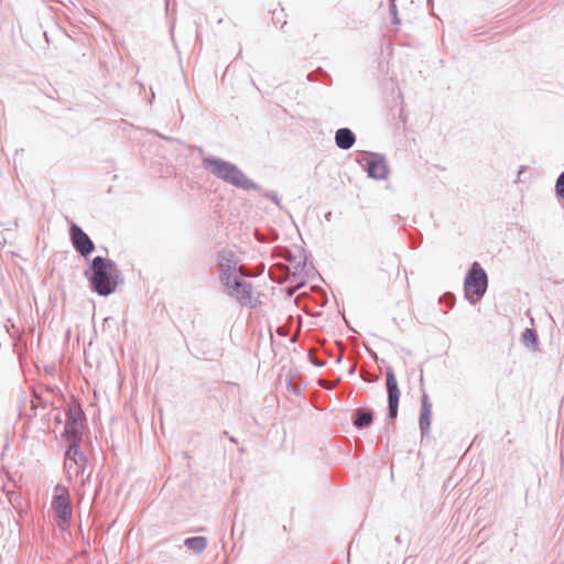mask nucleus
<instances>
[{
    "label": "nucleus",
    "mask_w": 564,
    "mask_h": 564,
    "mask_svg": "<svg viewBox=\"0 0 564 564\" xmlns=\"http://www.w3.org/2000/svg\"><path fill=\"white\" fill-rule=\"evenodd\" d=\"M522 341L528 347H535L536 338L534 332L532 329H525L522 335Z\"/></svg>",
    "instance_id": "nucleus-14"
},
{
    "label": "nucleus",
    "mask_w": 564,
    "mask_h": 564,
    "mask_svg": "<svg viewBox=\"0 0 564 564\" xmlns=\"http://www.w3.org/2000/svg\"><path fill=\"white\" fill-rule=\"evenodd\" d=\"M204 167L212 174L235 186L249 188L252 183L235 165L215 158H206Z\"/></svg>",
    "instance_id": "nucleus-3"
},
{
    "label": "nucleus",
    "mask_w": 564,
    "mask_h": 564,
    "mask_svg": "<svg viewBox=\"0 0 564 564\" xmlns=\"http://www.w3.org/2000/svg\"><path fill=\"white\" fill-rule=\"evenodd\" d=\"M371 421H372L371 413L359 411L358 416L354 423L357 427H365V426L369 425L371 423Z\"/></svg>",
    "instance_id": "nucleus-12"
},
{
    "label": "nucleus",
    "mask_w": 564,
    "mask_h": 564,
    "mask_svg": "<svg viewBox=\"0 0 564 564\" xmlns=\"http://www.w3.org/2000/svg\"><path fill=\"white\" fill-rule=\"evenodd\" d=\"M91 271L90 283L94 291L102 296L116 291L118 270L111 260L96 257L91 263Z\"/></svg>",
    "instance_id": "nucleus-2"
},
{
    "label": "nucleus",
    "mask_w": 564,
    "mask_h": 564,
    "mask_svg": "<svg viewBox=\"0 0 564 564\" xmlns=\"http://www.w3.org/2000/svg\"><path fill=\"white\" fill-rule=\"evenodd\" d=\"M556 193L564 198V173L560 175L556 182Z\"/></svg>",
    "instance_id": "nucleus-15"
},
{
    "label": "nucleus",
    "mask_w": 564,
    "mask_h": 564,
    "mask_svg": "<svg viewBox=\"0 0 564 564\" xmlns=\"http://www.w3.org/2000/svg\"><path fill=\"white\" fill-rule=\"evenodd\" d=\"M368 173L373 178L382 180L388 175V166L382 159L373 158L368 162Z\"/></svg>",
    "instance_id": "nucleus-9"
},
{
    "label": "nucleus",
    "mask_w": 564,
    "mask_h": 564,
    "mask_svg": "<svg viewBox=\"0 0 564 564\" xmlns=\"http://www.w3.org/2000/svg\"><path fill=\"white\" fill-rule=\"evenodd\" d=\"M394 263H395V268L398 269L399 268V263H398L397 259L394 260Z\"/></svg>",
    "instance_id": "nucleus-17"
},
{
    "label": "nucleus",
    "mask_w": 564,
    "mask_h": 564,
    "mask_svg": "<svg viewBox=\"0 0 564 564\" xmlns=\"http://www.w3.org/2000/svg\"><path fill=\"white\" fill-rule=\"evenodd\" d=\"M386 386L388 392L389 416L394 419L398 415V406L401 393L397 377L391 368H388L386 371Z\"/></svg>",
    "instance_id": "nucleus-7"
},
{
    "label": "nucleus",
    "mask_w": 564,
    "mask_h": 564,
    "mask_svg": "<svg viewBox=\"0 0 564 564\" xmlns=\"http://www.w3.org/2000/svg\"><path fill=\"white\" fill-rule=\"evenodd\" d=\"M69 420L66 422L65 434L72 442L65 455L64 467L68 478H76L82 475L86 467V458L79 452L76 441L79 438V430L82 427V411L78 404L68 406Z\"/></svg>",
    "instance_id": "nucleus-1"
},
{
    "label": "nucleus",
    "mask_w": 564,
    "mask_h": 564,
    "mask_svg": "<svg viewBox=\"0 0 564 564\" xmlns=\"http://www.w3.org/2000/svg\"><path fill=\"white\" fill-rule=\"evenodd\" d=\"M335 141H355V137L349 129L343 128L336 132Z\"/></svg>",
    "instance_id": "nucleus-13"
},
{
    "label": "nucleus",
    "mask_w": 564,
    "mask_h": 564,
    "mask_svg": "<svg viewBox=\"0 0 564 564\" xmlns=\"http://www.w3.org/2000/svg\"><path fill=\"white\" fill-rule=\"evenodd\" d=\"M52 509L55 512L57 525L62 529L67 528L72 519L70 496L68 489L57 485L53 491Z\"/></svg>",
    "instance_id": "nucleus-4"
},
{
    "label": "nucleus",
    "mask_w": 564,
    "mask_h": 564,
    "mask_svg": "<svg viewBox=\"0 0 564 564\" xmlns=\"http://www.w3.org/2000/svg\"><path fill=\"white\" fill-rule=\"evenodd\" d=\"M220 279L224 282L227 292L230 296L235 297L241 304H251L253 300V292L251 284L241 276H231L223 272Z\"/></svg>",
    "instance_id": "nucleus-6"
},
{
    "label": "nucleus",
    "mask_w": 564,
    "mask_h": 564,
    "mask_svg": "<svg viewBox=\"0 0 564 564\" xmlns=\"http://www.w3.org/2000/svg\"><path fill=\"white\" fill-rule=\"evenodd\" d=\"M341 149H349L354 143H337Z\"/></svg>",
    "instance_id": "nucleus-16"
},
{
    "label": "nucleus",
    "mask_w": 564,
    "mask_h": 564,
    "mask_svg": "<svg viewBox=\"0 0 564 564\" xmlns=\"http://www.w3.org/2000/svg\"><path fill=\"white\" fill-rule=\"evenodd\" d=\"M432 417V404L429 401L427 395L422 398V410L420 415V427L423 434L427 433L431 426Z\"/></svg>",
    "instance_id": "nucleus-10"
},
{
    "label": "nucleus",
    "mask_w": 564,
    "mask_h": 564,
    "mask_svg": "<svg viewBox=\"0 0 564 564\" xmlns=\"http://www.w3.org/2000/svg\"><path fill=\"white\" fill-rule=\"evenodd\" d=\"M465 294L471 302H477L486 292L487 275L480 265L475 262L465 279Z\"/></svg>",
    "instance_id": "nucleus-5"
},
{
    "label": "nucleus",
    "mask_w": 564,
    "mask_h": 564,
    "mask_svg": "<svg viewBox=\"0 0 564 564\" xmlns=\"http://www.w3.org/2000/svg\"><path fill=\"white\" fill-rule=\"evenodd\" d=\"M185 545L189 550L199 553L205 550L207 545V540L204 536L189 538L185 541Z\"/></svg>",
    "instance_id": "nucleus-11"
},
{
    "label": "nucleus",
    "mask_w": 564,
    "mask_h": 564,
    "mask_svg": "<svg viewBox=\"0 0 564 564\" xmlns=\"http://www.w3.org/2000/svg\"><path fill=\"white\" fill-rule=\"evenodd\" d=\"M70 238L75 249L82 256L87 257L94 250V243L90 238L77 225L70 227Z\"/></svg>",
    "instance_id": "nucleus-8"
}]
</instances>
